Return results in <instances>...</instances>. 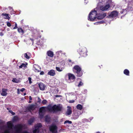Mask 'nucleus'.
<instances>
[{
  "instance_id": "f257e3e1",
  "label": "nucleus",
  "mask_w": 133,
  "mask_h": 133,
  "mask_svg": "<svg viewBox=\"0 0 133 133\" xmlns=\"http://www.w3.org/2000/svg\"><path fill=\"white\" fill-rule=\"evenodd\" d=\"M46 108L49 112L56 113L61 111L62 109V106L60 104L57 105L55 104L52 106L49 104L47 107Z\"/></svg>"
},
{
  "instance_id": "f03ea898",
  "label": "nucleus",
  "mask_w": 133,
  "mask_h": 133,
  "mask_svg": "<svg viewBox=\"0 0 133 133\" xmlns=\"http://www.w3.org/2000/svg\"><path fill=\"white\" fill-rule=\"evenodd\" d=\"M73 71L76 76L78 77L81 76L83 74L81 67L78 65L75 66L73 68Z\"/></svg>"
},
{
  "instance_id": "7ed1b4c3",
  "label": "nucleus",
  "mask_w": 133,
  "mask_h": 133,
  "mask_svg": "<svg viewBox=\"0 0 133 133\" xmlns=\"http://www.w3.org/2000/svg\"><path fill=\"white\" fill-rule=\"evenodd\" d=\"M97 15V12L96 10H92L89 15L88 19L91 21H94L96 18Z\"/></svg>"
},
{
  "instance_id": "20e7f679",
  "label": "nucleus",
  "mask_w": 133,
  "mask_h": 133,
  "mask_svg": "<svg viewBox=\"0 0 133 133\" xmlns=\"http://www.w3.org/2000/svg\"><path fill=\"white\" fill-rule=\"evenodd\" d=\"M79 52L81 57H85L87 55V50L85 48H83L79 50Z\"/></svg>"
},
{
  "instance_id": "39448f33",
  "label": "nucleus",
  "mask_w": 133,
  "mask_h": 133,
  "mask_svg": "<svg viewBox=\"0 0 133 133\" xmlns=\"http://www.w3.org/2000/svg\"><path fill=\"white\" fill-rule=\"evenodd\" d=\"M42 126L41 123H38L35 126V129L33 130V133H38L39 132V128Z\"/></svg>"
},
{
  "instance_id": "423d86ee",
  "label": "nucleus",
  "mask_w": 133,
  "mask_h": 133,
  "mask_svg": "<svg viewBox=\"0 0 133 133\" xmlns=\"http://www.w3.org/2000/svg\"><path fill=\"white\" fill-rule=\"evenodd\" d=\"M49 130L53 133H57V126L54 125H52L49 127Z\"/></svg>"
},
{
  "instance_id": "0eeeda50",
  "label": "nucleus",
  "mask_w": 133,
  "mask_h": 133,
  "mask_svg": "<svg viewBox=\"0 0 133 133\" xmlns=\"http://www.w3.org/2000/svg\"><path fill=\"white\" fill-rule=\"evenodd\" d=\"M118 12L116 11H113L107 16V17L108 18L116 17L118 16Z\"/></svg>"
},
{
  "instance_id": "6e6552de",
  "label": "nucleus",
  "mask_w": 133,
  "mask_h": 133,
  "mask_svg": "<svg viewBox=\"0 0 133 133\" xmlns=\"http://www.w3.org/2000/svg\"><path fill=\"white\" fill-rule=\"evenodd\" d=\"M23 126L21 124H19L16 125L15 127V129L16 130L17 133L21 132Z\"/></svg>"
},
{
  "instance_id": "1a4fd4ad",
  "label": "nucleus",
  "mask_w": 133,
  "mask_h": 133,
  "mask_svg": "<svg viewBox=\"0 0 133 133\" xmlns=\"http://www.w3.org/2000/svg\"><path fill=\"white\" fill-rule=\"evenodd\" d=\"M106 16V13H104L103 14H99L97 15L96 18L98 19L101 20L102 19Z\"/></svg>"
},
{
  "instance_id": "9d476101",
  "label": "nucleus",
  "mask_w": 133,
  "mask_h": 133,
  "mask_svg": "<svg viewBox=\"0 0 133 133\" xmlns=\"http://www.w3.org/2000/svg\"><path fill=\"white\" fill-rule=\"evenodd\" d=\"M33 70L36 72H39L40 71V68L38 65L34 64L33 68Z\"/></svg>"
},
{
  "instance_id": "9b49d317",
  "label": "nucleus",
  "mask_w": 133,
  "mask_h": 133,
  "mask_svg": "<svg viewBox=\"0 0 133 133\" xmlns=\"http://www.w3.org/2000/svg\"><path fill=\"white\" fill-rule=\"evenodd\" d=\"M110 7V5L108 4L104 6H101L100 7V9L102 11L107 10Z\"/></svg>"
},
{
  "instance_id": "f8f14e48",
  "label": "nucleus",
  "mask_w": 133,
  "mask_h": 133,
  "mask_svg": "<svg viewBox=\"0 0 133 133\" xmlns=\"http://www.w3.org/2000/svg\"><path fill=\"white\" fill-rule=\"evenodd\" d=\"M36 108V106L34 104H31L27 107V109L29 111H30L35 110Z\"/></svg>"
},
{
  "instance_id": "ddd939ff",
  "label": "nucleus",
  "mask_w": 133,
  "mask_h": 133,
  "mask_svg": "<svg viewBox=\"0 0 133 133\" xmlns=\"http://www.w3.org/2000/svg\"><path fill=\"white\" fill-rule=\"evenodd\" d=\"M38 85L40 90H45L46 86L43 83H40L38 84Z\"/></svg>"
},
{
  "instance_id": "4468645a",
  "label": "nucleus",
  "mask_w": 133,
  "mask_h": 133,
  "mask_svg": "<svg viewBox=\"0 0 133 133\" xmlns=\"http://www.w3.org/2000/svg\"><path fill=\"white\" fill-rule=\"evenodd\" d=\"M7 127L9 129H12L14 127V125L12 123L11 121H8L7 122Z\"/></svg>"
},
{
  "instance_id": "2eb2a0df",
  "label": "nucleus",
  "mask_w": 133,
  "mask_h": 133,
  "mask_svg": "<svg viewBox=\"0 0 133 133\" xmlns=\"http://www.w3.org/2000/svg\"><path fill=\"white\" fill-rule=\"evenodd\" d=\"M48 74L50 76H54L56 74V73L54 70H51L48 72Z\"/></svg>"
},
{
  "instance_id": "dca6fc26",
  "label": "nucleus",
  "mask_w": 133,
  "mask_h": 133,
  "mask_svg": "<svg viewBox=\"0 0 133 133\" xmlns=\"http://www.w3.org/2000/svg\"><path fill=\"white\" fill-rule=\"evenodd\" d=\"M7 91V89H2V92L1 93V95L3 96H6L7 94V93L6 92Z\"/></svg>"
},
{
  "instance_id": "f3484780",
  "label": "nucleus",
  "mask_w": 133,
  "mask_h": 133,
  "mask_svg": "<svg viewBox=\"0 0 133 133\" xmlns=\"http://www.w3.org/2000/svg\"><path fill=\"white\" fill-rule=\"evenodd\" d=\"M68 78L70 80H73L75 79V77L73 74L70 73L68 74Z\"/></svg>"
},
{
  "instance_id": "a211bd4d",
  "label": "nucleus",
  "mask_w": 133,
  "mask_h": 133,
  "mask_svg": "<svg viewBox=\"0 0 133 133\" xmlns=\"http://www.w3.org/2000/svg\"><path fill=\"white\" fill-rule=\"evenodd\" d=\"M47 54L48 56L51 57H53L54 55L53 52L50 50L48 51L47 52Z\"/></svg>"
},
{
  "instance_id": "6ab92c4d",
  "label": "nucleus",
  "mask_w": 133,
  "mask_h": 133,
  "mask_svg": "<svg viewBox=\"0 0 133 133\" xmlns=\"http://www.w3.org/2000/svg\"><path fill=\"white\" fill-rule=\"evenodd\" d=\"M68 109L66 113L68 115H70L72 113V109L70 107H68Z\"/></svg>"
},
{
  "instance_id": "aec40b11",
  "label": "nucleus",
  "mask_w": 133,
  "mask_h": 133,
  "mask_svg": "<svg viewBox=\"0 0 133 133\" xmlns=\"http://www.w3.org/2000/svg\"><path fill=\"white\" fill-rule=\"evenodd\" d=\"M2 15L5 16L4 17V18L8 19V20H9L10 18V17L9 16V14H8L3 13L2 14Z\"/></svg>"
},
{
  "instance_id": "412c9836",
  "label": "nucleus",
  "mask_w": 133,
  "mask_h": 133,
  "mask_svg": "<svg viewBox=\"0 0 133 133\" xmlns=\"http://www.w3.org/2000/svg\"><path fill=\"white\" fill-rule=\"evenodd\" d=\"M56 70L58 72H61L63 70L64 68V66L62 67H56Z\"/></svg>"
},
{
  "instance_id": "4be33fe9",
  "label": "nucleus",
  "mask_w": 133,
  "mask_h": 133,
  "mask_svg": "<svg viewBox=\"0 0 133 133\" xmlns=\"http://www.w3.org/2000/svg\"><path fill=\"white\" fill-rule=\"evenodd\" d=\"M19 33L22 34V35L24 33V30L22 29L21 27H19L17 29Z\"/></svg>"
},
{
  "instance_id": "5701e85b",
  "label": "nucleus",
  "mask_w": 133,
  "mask_h": 133,
  "mask_svg": "<svg viewBox=\"0 0 133 133\" xmlns=\"http://www.w3.org/2000/svg\"><path fill=\"white\" fill-rule=\"evenodd\" d=\"M30 54L29 52H27L24 54V57L27 59H29L30 58Z\"/></svg>"
},
{
  "instance_id": "b1692460",
  "label": "nucleus",
  "mask_w": 133,
  "mask_h": 133,
  "mask_svg": "<svg viewBox=\"0 0 133 133\" xmlns=\"http://www.w3.org/2000/svg\"><path fill=\"white\" fill-rule=\"evenodd\" d=\"M77 109L78 110H81L83 109V106L81 104H78L76 107Z\"/></svg>"
},
{
  "instance_id": "393cba45",
  "label": "nucleus",
  "mask_w": 133,
  "mask_h": 133,
  "mask_svg": "<svg viewBox=\"0 0 133 133\" xmlns=\"http://www.w3.org/2000/svg\"><path fill=\"white\" fill-rule=\"evenodd\" d=\"M124 73V74L127 76L129 75V71L127 69H125L123 71Z\"/></svg>"
},
{
  "instance_id": "a878e982",
  "label": "nucleus",
  "mask_w": 133,
  "mask_h": 133,
  "mask_svg": "<svg viewBox=\"0 0 133 133\" xmlns=\"http://www.w3.org/2000/svg\"><path fill=\"white\" fill-rule=\"evenodd\" d=\"M45 111V107H44L40 108L39 109V112H43Z\"/></svg>"
},
{
  "instance_id": "bb28decb",
  "label": "nucleus",
  "mask_w": 133,
  "mask_h": 133,
  "mask_svg": "<svg viewBox=\"0 0 133 133\" xmlns=\"http://www.w3.org/2000/svg\"><path fill=\"white\" fill-rule=\"evenodd\" d=\"M50 117H49L48 116H45V121L46 122L49 123L50 121Z\"/></svg>"
},
{
  "instance_id": "cd10ccee",
  "label": "nucleus",
  "mask_w": 133,
  "mask_h": 133,
  "mask_svg": "<svg viewBox=\"0 0 133 133\" xmlns=\"http://www.w3.org/2000/svg\"><path fill=\"white\" fill-rule=\"evenodd\" d=\"M34 119L31 118L28 121V123L29 124L31 125L33 122Z\"/></svg>"
},
{
  "instance_id": "c85d7f7f",
  "label": "nucleus",
  "mask_w": 133,
  "mask_h": 133,
  "mask_svg": "<svg viewBox=\"0 0 133 133\" xmlns=\"http://www.w3.org/2000/svg\"><path fill=\"white\" fill-rule=\"evenodd\" d=\"M26 67V65L24 63H22L20 66H19L20 68H25Z\"/></svg>"
},
{
  "instance_id": "c756f323",
  "label": "nucleus",
  "mask_w": 133,
  "mask_h": 133,
  "mask_svg": "<svg viewBox=\"0 0 133 133\" xmlns=\"http://www.w3.org/2000/svg\"><path fill=\"white\" fill-rule=\"evenodd\" d=\"M72 123L71 121L69 120H66L64 122V124H65L67 123H68L69 124H71Z\"/></svg>"
},
{
  "instance_id": "7c9ffc66",
  "label": "nucleus",
  "mask_w": 133,
  "mask_h": 133,
  "mask_svg": "<svg viewBox=\"0 0 133 133\" xmlns=\"http://www.w3.org/2000/svg\"><path fill=\"white\" fill-rule=\"evenodd\" d=\"M99 3L103 4L106 1V0H99Z\"/></svg>"
},
{
  "instance_id": "2f4dec72",
  "label": "nucleus",
  "mask_w": 133,
  "mask_h": 133,
  "mask_svg": "<svg viewBox=\"0 0 133 133\" xmlns=\"http://www.w3.org/2000/svg\"><path fill=\"white\" fill-rule=\"evenodd\" d=\"M47 101L46 100L44 99L42 101V103L43 104H45L47 103Z\"/></svg>"
},
{
  "instance_id": "473e14b6",
  "label": "nucleus",
  "mask_w": 133,
  "mask_h": 133,
  "mask_svg": "<svg viewBox=\"0 0 133 133\" xmlns=\"http://www.w3.org/2000/svg\"><path fill=\"white\" fill-rule=\"evenodd\" d=\"M83 85V83L81 81H80L78 86V87H80L81 86H82Z\"/></svg>"
},
{
  "instance_id": "72a5a7b5",
  "label": "nucleus",
  "mask_w": 133,
  "mask_h": 133,
  "mask_svg": "<svg viewBox=\"0 0 133 133\" xmlns=\"http://www.w3.org/2000/svg\"><path fill=\"white\" fill-rule=\"evenodd\" d=\"M43 112H39V115L40 116V117L41 118L43 117Z\"/></svg>"
},
{
  "instance_id": "f704fd0d",
  "label": "nucleus",
  "mask_w": 133,
  "mask_h": 133,
  "mask_svg": "<svg viewBox=\"0 0 133 133\" xmlns=\"http://www.w3.org/2000/svg\"><path fill=\"white\" fill-rule=\"evenodd\" d=\"M16 80L17 81V80L16 79V78H15L13 79L12 80V81L14 82H15V83H18L17 81H16Z\"/></svg>"
},
{
  "instance_id": "c9c22d12",
  "label": "nucleus",
  "mask_w": 133,
  "mask_h": 133,
  "mask_svg": "<svg viewBox=\"0 0 133 133\" xmlns=\"http://www.w3.org/2000/svg\"><path fill=\"white\" fill-rule=\"evenodd\" d=\"M28 79L29 81V83L30 84L32 83V82L31 81V78L30 77H29L28 78Z\"/></svg>"
},
{
  "instance_id": "e433bc0d",
  "label": "nucleus",
  "mask_w": 133,
  "mask_h": 133,
  "mask_svg": "<svg viewBox=\"0 0 133 133\" xmlns=\"http://www.w3.org/2000/svg\"><path fill=\"white\" fill-rule=\"evenodd\" d=\"M9 112L12 115H15V113L13 112L11 110H9Z\"/></svg>"
},
{
  "instance_id": "4c0bfd02",
  "label": "nucleus",
  "mask_w": 133,
  "mask_h": 133,
  "mask_svg": "<svg viewBox=\"0 0 133 133\" xmlns=\"http://www.w3.org/2000/svg\"><path fill=\"white\" fill-rule=\"evenodd\" d=\"M41 99L38 97V100H37V102L39 103H40L41 102Z\"/></svg>"
},
{
  "instance_id": "58836bf2",
  "label": "nucleus",
  "mask_w": 133,
  "mask_h": 133,
  "mask_svg": "<svg viewBox=\"0 0 133 133\" xmlns=\"http://www.w3.org/2000/svg\"><path fill=\"white\" fill-rule=\"evenodd\" d=\"M7 25L8 27H10L11 26V24L10 23L8 22L7 23Z\"/></svg>"
},
{
  "instance_id": "ea45409f",
  "label": "nucleus",
  "mask_w": 133,
  "mask_h": 133,
  "mask_svg": "<svg viewBox=\"0 0 133 133\" xmlns=\"http://www.w3.org/2000/svg\"><path fill=\"white\" fill-rule=\"evenodd\" d=\"M10 130L9 129L5 130L4 131V133H9L10 132L9 130Z\"/></svg>"
},
{
  "instance_id": "a19ab883",
  "label": "nucleus",
  "mask_w": 133,
  "mask_h": 133,
  "mask_svg": "<svg viewBox=\"0 0 133 133\" xmlns=\"http://www.w3.org/2000/svg\"><path fill=\"white\" fill-rule=\"evenodd\" d=\"M18 28V27L17 26V24L16 23L15 24V27L13 28V29H16Z\"/></svg>"
},
{
  "instance_id": "79ce46f5",
  "label": "nucleus",
  "mask_w": 133,
  "mask_h": 133,
  "mask_svg": "<svg viewBox=\"0 0 133 133\" xmlns=\"http://www.w3.org/2000/svg\"><path fill=\"white\" fill-rule=\"evenodd\" d=\"M75 101L74 100H70L69 101V103H72L74 102Z\"/></svg>"
},
{
  "instance_id": "37998d69",
  "label": "nucleus",
  "mask_w": 133,
  "mask_h": 133,
  "mask_svg": "<svg viewBox=\"0 0 133 133\" xmlns=\"http://www.w3.org/2000/svg\"><path fill=\"white\" fill-rule=\"evenodd\" d=\"M44 73L43 71H42L40 73V75H44Z\"/></svg>"
},
{
  "instance_id": "c03bdc74",
  "label": "nucleus",
  "mask_w": 133,
  "mask_h": 133,
  "mask_svg": "<svg viewBox=\"0 0 133 133\" xmlns=\"http://www.w3.org/2000/svg\"><path fill=\"white\" fill-rule=\"evenodd\" d=\"M98 23H100V24L103 23H104V21L103 20L101 21H100L99 22H98Z\"/></svg>"
},
{
  "instance_id": "a18cd8bd",
  "label": "nucleus",
  "mask_w": 133,
  "mask_h": 133,
  "mask_svg": "<svg viewBox=\"0 0 133 133\" xmlns=\"http://www.w3.org/2000/svg\"><path fill=\"white\" fill-rule=\"evenodd\" d=\"M25 90V89L24 88H22L20 90V91L21 92H23Z\"/></svg>"
},
{
  "instance_id": "49530a36",
  "label": "nucleus",
  "mask_w": 133,
  "mask_h": 133,
  "mask_svg": "<svg viewBox=\"0 0 133 133\" xmlns=\"http://www.w3.org/2000/svg\"><path fill=\"white\" fill-rule=\"evenodd\" d=\"M61 96L60 95H55V97H61Z\"/></svg>"
},
{
  "instance_id": "de8ad7c7",
  "label": "nucleus",
  "mask_w": 133,
  "mask_h": 133,
  "mask_svg": "<svg viewBox=\"0 0 133 133\" xmlns=\"http://www.w3.org/2000/svg\"><path fill=\"white\" fill-rule=\"evenodd\" d=\"M3 35V34L2 32H1L0 33V35L1 36H2Z\"/></svg>"
},
{
  "instance_id": "09e8293b",
  "label": "nucleus",
  "mask_w": 133,
  "mask_h": 133,
  "mask_svg": "<svg viewBox=\"0 0 133 133\" xmlns=\"http://www.w3.org/2000/svg\"><path fill=\"white\" fill-rule=\"evenodd\" d=\"M29 99L30 100H32V98L31 96H29Z\"/></svg>"
},
{
  "instance_id": "8fccbe9b",
  "label": "nucleus",
  "mask_w": 133,
  "mask_h": 133,
  "mask_svg": "<svg viewBox=\"0 0 133 133\" xmlns=\"http://www.w3.org/2000/svg\"><path fill=\"white\" fill-rule=\"evenodd\" d=\"M23 133H29L27 131H24Z\"/></svg>"
},
{
  "instance_id": "3c124183",
  "label": "nucleus",
  "mask_w": 133,
  "mask_h": 133,
  "mask_svg": "<svg viewBox=\"0 0 133 133\" xmlns=\"http://www.w3.org/2000/svg\"><path fill=\"white\" fill-rule=\"evenodd\" d=\"M30 39L32 41V43L33 42V40H34V39H31V38H30Z\"/></svg>"
},
{
  "instance_id": "603ef678",
  "label": "nucleus",
  "mask_w": 133,
  "mask_h": 133,
  "mask_svg": "<svg viewBox=\"0 0 133 133\" xmlns=\"http://www.w3.org/2000/svg\"><path fill=\"white\" fill-rule=\"evenodd\" d=\"M6 109H7V110H9V111L10 110V108H7Z\"/></svg>"
},
{
  "instance_id": "864d4df0",
  "label": "nucleus",
  "mask_w": 133,
  "mask_h": 133,
  "mask_svg": "<svg viewBox=\"0 0 133 133\" xmlns=\"http://www.w3.org/2000/svg\"><path fill=\"white\" fill-rule=\"evenodd\" d=\"M31 100H30L29 102V103H31Z\"/></svg>"
},
{
  "instance_id": "5fc2aeb1",
  "label": "nucleus",
  "mask_w": 133,
  "mask_h": 133,
  "mask_svg": "<svg viewBox=\"0 0 133 133\" xmlns=\"http://www.w3.org/2000/svg\"><path fill=\"white\" fill-rule=\"evenodd\" d=\"M14 121H16V119H15V117H14Z\"/></svg>"
},
{
  "instance_id": "6e6d98bb",
  "label": "nucleus",
  "mask_w": 133,
  "mask_h": 133,
  "mask_svg": "<svg viewBox=\"0 0 133 133\" xmlns=\"http://www.w3.org/2000/svg\"><path fill=\"white\" fill-rule=\"evenodd\" d=\"M26 95V94L25 93L24 94V95L25 96Z\"/></svg>"
},
{
  "instance_id": "4d7b16f0",
  "label": "nucleus",
  "mask_w": 133,
  "mask_h": 133,
  "mask_svg": "<svg viewBox=\"0 0 133 133\" xmlns=\"http://www.w3.org/2000/svg\"><path fill=\"white\" fill-rule=\"evenodd\" d=\"M97 133H101V132L99 131L97 132Z\"/></svg>"
},
{
  "instance_id": "13d9d810",
  "label": "nucleus",
  "mask_w": 133,
  "mask_h": 133,
  "mask_svg": "<svg viewBox=\"0 0 133 133\" xmlns=\"http://www.w3.org/2000/svg\"><path fill=\"white\" fill-rule=\"evenodd\" d=\"M18 91L19 90V89H18Z\"/></svg>"
},
{
  "instance_id": "bf43d9fd",
  "label": "nucleus",
  "mask_w": 133,
  "mask_h": 133,
  "mask_svg": "<svg viewBox=\"0 0 133 133\" xmlns=\"http://www.w3.org/2000/svg\"><path fill=\"white\" fill-rule=\"evenodd\" d=\"M9 133H10V132Z\"/></svg>"
}]
</instances>
